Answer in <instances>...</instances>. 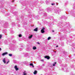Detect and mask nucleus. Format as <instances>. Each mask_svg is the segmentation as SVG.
Listing matches in <instances>:
<instances>
[{
    "mask_svg": "<svg viewBox=\"0 0 75 75\" xmlns=\"http://www.w3.org/2000/svg\"><path fill=\"white\" fill-rule=\"evenodd\" d=\"M30 66H32L33 68H34V65H33V64L32 63L30 64Z\"/></svg>",
    "mask_w": 75,
    "mask_h": 75,
    "instance_id": "9d476101",
    "label": "nucleus"
},
{
    "mask_svg": "<svg viewBox=\"0 0 75 75\" xmlns=\"http://www.w3.org/2000/svg\"><path fill=\"white\" fill-rule=\"evenodd\" d=\"M33 50H36L37 47H35V46H34L33 47Z\"/></svg>",
    "mask_w": 75,
    "mask_h": 75,
    "instance_id": "f8f14e48",
    "label": "nucleus"
},
{
    "mask_svg": "<svg viewBox=\"0 0 75 75\" xmlns=\"http://www.w3.org/2000/svg\"><path fill=\"white\" fill-rule=\"evenodd\" d=\"M52 4V5H54V4Z\"/></svg>",
    "mask_w": 75,
    "mask_h": 75,
    "instance_id": "f3484780",
    "label": "nucleus"
},
{
    "mask_svg": "<svg viewBox=\"0 0 75 75\" xmlns=\"http://www.w3.org/2000/svg\"><path fill=\"white\" fill-rule=\"evenodd\" d=\"M10 62V61H8L7 63V64H8V62Z\"/></svg>",
    "mask_w": 75,
    "mask_h": 75,
    "instance_id": "a211bd4d",
    "label": "nucleus"
},
{
    "mask_svg": "<svg viewBox=\"0 0 75 75\" xmlns=\"http://www.w3.org/2000/svg\"><path fill=\"white\" fill-rule=\"evenodd\" d=\"M21 36H22V35H21V34H19V37H21Z\"/></svg>",
    "mask_w": 75,
    "mask_h": 75,
    "instance_id": "dca6fc26",
    "label": "nucleus"
},
{
    "mask_svg": "<svg viewBox=\"0 0 75 75\" xmlns=\"http://www.w3.org/2000/svg\"><path fill=\"white\" fill-rule=\"evenodd\" d=\"M33 35H31L30 36L28 37V38L29 39H31V38H32V37H33Z\"/></svg>",
    "mask_w": 75,
    "mask_h": 75,
    "instance_id": "39448f33",
    "label": "nucleus"
},
{
    "mask_svg": "<svg viewBox=\"0 0 75 75\" xmlns=\"http://www.w3.org/2000/svg\"><path fill=\"white\" fill-rule=\"evenodd\" d=\"M52 31V32H54V30H53Z\"/></svg>",
    "mask_w": 75,
    "mask_h": 75,
    "instance_id": "5701e85b",
    "label": "nucleus"
},
{
    "mask_svg": "<svg viewBox=\"0 0 75 75\" xmlns=\"http://www.w3.org/2000/svg\"><path fill=\"white\" fill-rule=\"evenodd\" d=\"M3 62H4V64H6V58H4L3 59Z\"/></svg>",
    "mask_w": 75,
    "mask_h": 75,
    "instance_id": "6e6552de",
    "label": "nucleus"
},
{
    "mask_svg": "<svg viewBox=\"0 0 75 75\" xmlns=\"http://www.w3.org/2000/svg\"><path fill=\"white\" fill-rule=\"evenodd\" d=\"M37 71L36 70H35L34 72H33V74H34V75L37 74Z\"/></svg>",
    "mask_w": 75,
    "mask_h": 75,
    "instance_id": "1a4fd4ad",
    "label": "nucleus"
},
{
    "mask_svg": "<svg viewBox=\"0 0 75 75\" xmlns=\"http://www.w3.org/2000/svg\"><path fill=\"white\" fill-rule=\"evenodd\" d=\"M41 61H42L43 62H44V60H41Z\"/></svg>",
    "mask_w": 75,
    "mask_h": 75,
    "instance_id": "412c9836",
    "label": "nucleus"
},
{
    "mask_svg": "<svg viewBox=\"0 0 75 75\" xmlns=\"http://www.w3.org/2000/svg\"><path fill=\"white\" fill-rule=\"evenodd\" d=\"M33 30L34 31H38V28H35V29H34Z\"/></svg>",
    "mask_w": 75,
    "mask_h": 75,
    "instance_id": "0eeeda50",
    "label": "nucleus"
},
{
    "mask_svg": "<svg viewBox=\"0 0 75 75\" xmlns=\"http://www.w3.org/2000/svg\"><path fill=\"white\" fill-rule=\"evenodd\" d=\"M56 47H58V45H57V46H56Z\"/></svg>",
    "mask_w": 75,
    "mask_h": 75,
    "instance_id": "4be33fe9",
    "label": "nucleus"
},
{
    "mask_svg": "<svg viewBox=\"0 0 75 75\" xmlns=\"http://www.w3.org/2000/svg\"><path fill=\"white\" fill-rule=\"evenodd\" d=\"M48 40H51V37H49L47 38Z\"/></svg>",
    "mask_w": 75,
    "mask_h": 75,
    "instance_id": "ddd939ff",
    "label": "nucleus"
},
{
    "mask_svg": "<svg viewBox=\"0 0 75 75\" xmlns=\"http://www.w3.org/2000/svg\"><path fill=\"white\" fill-rule=\"evenodd\" d=\"M57 64V62H55L53 64V66H55V64Z\"/></svg>",
    "mask_w": 75,
    "mask_h": 75,
    "instance_id": "9b49d317",
    "label": "nucleus"
},
{
    "mask_svg": "<svg viewBox=\"0 0 75 75\" xmlns=\"http://www.w3.org/2000/svg\"><path fill=\"white\" fill-rule=\"evenodd\" d=\"M8 54V52H4L2 54V55L3 56H4L5 55H7V54Z\"/></svg>",
    "mask_w": 75,
    "mask_h": 75,
    "instance_id": "20e7f679",
    "label": "nucleus"
},
{
    "mask_svg": "<svg viewBox=\"0 0 75 75\" xmlns=\"http://www.w3.org/2000/svg\"><path fill=\"white\" fill-rule=\"evenodd\" d=\"M0 51H1V48H0Z\"/></svg>",
    "mask_w": 75,
    "mask_h": 75,
    "instance_id": "aec40b11",
    "label": "nucleus"
},
{
    "mask_svg": "<svg viewBox=\"0 0 75 75\" xmlns=\"http://www.w3.org/2000/svg\"><path fill=\"white\" fill-rule=\"evenodd\" d=\"M45 58H47V59H49L50 58V57L48 56H46L45 57Z\"/></svg>",
    "mask_w": 75,
    "mask_h": 75,
    "instance_id": "f03ea898",
    "label": "nucleus"
},
{
    "mask_svg": "<svg viewBox=\"0 0 75 75\" xmlns=\"http://www.w3.org/2000/svg\"><path fill=\"white\" fill-rule=\"evenodd\" d=\"M23 75H27V74L26 72V71H25L23 73Z\"/></svg>",
    "mask_w": 75,
    "mask_h": 75,
    "instance_id": "423d86ee",
    "label": "nucleus"
},
{
    "mask_svg": "<svg viewBox=\"0 0 75 75\" xmlns=\"http://www.w3.org/2000/svg\"><path fill=\"white\" fill-rule=\"evenodd\" d=\"M37 44H40V43L38 42H37Z\"/></svg>",
    "mask_w": 75,
    "mask_h": 75,
    "instance_id": "6ab92c4d",
    "label": "nucleus"
},
{
    "mask_svg": "<svg viewBox=\"0 0 75 75\" xmlns=\"http://www.w3.org/2000/svg\"><path fill=\"white\" fill-rule=\"evenodd\" d=\"M15 68L16 71H18V68H17V65H16L15 66Z\"/></svg>",
    "mask_w": 75,
    "mask_h": 75,
    "instance_id": "7ed1b4c3",
    "label": "nucleus"
},
{
    "mask_svg": "<svg viewBox=\"0 0 75 75\" xmlns=\"http://www.w3.org/2000/svg\"><path fill=\"white\" fill-rule=\"evenodd\" d=\"M9 56L10 57H12V54H9Z\"/></svg>",
    "mask_w": 75,
    "mask_h": 75,
    "instance_id": "2eb2a0df",
    "label": "nucleus"
},
{
    "mask_svg": "<svg viewBox=\"0 0 75 75\" xmlns=\"http://www.w3.org/2000/svg\"><path fill=\"white\" fill-rule=\"evenodd\" d=\"M44 30H45V28H43L41 31V33H45V31Z\"/></svg>",
    "mask_w": 75,
    "mask_h": 75,
    "instance_id": "f257e3e1",
    "label": "nucleus"
},
{
    "mask_svg": "<svg viewBox=\"0 0 75 75\" xmlns=\"http://www.w3.org/2000/svg\"><path fill=\"white\" fill-rule=\"evenodd\" d=\"M3 37L2 35L0 34V39H1V37Z\"/></svg>",
    "mask_w": 75,
    "mask_h": 75,
    "instance_id": "4468645a",
    "label": "nucleus"
}]
</instances>
